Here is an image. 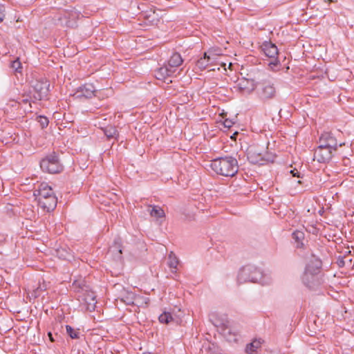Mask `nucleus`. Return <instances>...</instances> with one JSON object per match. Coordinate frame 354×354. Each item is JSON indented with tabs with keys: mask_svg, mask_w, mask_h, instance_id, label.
<instances>
[{
	"mask_svg": "<svg viewBox=\"0 0 354 354\" xmlns=\"http://www.w3.org/2000/svg\"><path fill=\"white\" fill-rule=\"evenodd\" d=\"M104 135L107 137V138H115L118 139L119 136V132L115 127L113 126H108L104 129Z\"/></svg>",
	"mask_w": 354,
	"mask_h": 354,
	"instance_id": "aec40b11",
	"label": "nucleus"
},
{
	"mask_svg": "<svg viewBox=\"0 0 354 354\" xmlns=\"http://www.w3.org/2000/svg\"><path fill=\"white\" fill-rule=\"evenodd\" d=\"M102 93L100 94V97L99 99H103L105 97H108V94L105 93L106 92H109V90H100Z\"/></svg>",
	"mask_w": 354,
	"mask_h": 354,
	"instance_id": "f704fd0d",
	"label": "nucleus"
},
{
	"mask_svg": "<svg viewBox=\"0 0 354 354\" xmlns=\"http://www.w3.org/2000/svg\"><path fill=\"white\" fill-rule=\"evenodd\" d=\"M158 320L162 324H169L174 320L171 314L169 312L162 313L159 317Z\"/></svg>",
	"mask_w": 354,
	"mask_h": 354,
	"instance_id": "4be33fe9",
	"label": "nucleus"
},
{
	"mask_svg": "<svg viewBox=\"0 0 354 354\" xmlns=\"http://www.w3.org/2000/svg\"><path fill=\"white\" fill-rule=\"evenodd\" d=\"M290 173L292 175V176L300 178V172L297 169H294L290 170Z\"/></svg>",
	"mask_w": 354,
	"mask_h": 354,
	"instance_id": "473e14b6",
	"label": "nucleus"
},
{
	"mask_svg": "<svg viewBox=\"0 0 354 354\" xmlns=\"http://www.w3.org/2000/svg\"><path fill=\"white\" fill-rule=\"evenodd\" d=\"M262 50L266 57L271 59L269 62V66L274 70L279 66L280 62L278 59L279 51L277 46L271 41H264L262 45Z\"/></svg>",
	"mask_w": 354,
	"mask_h": 354,
	"instance_id": "20e7f679",
	"label": "nucleus"
},
{
	"mask_svg": "<svg viewBox=\"0 0 354 354\" xmlns=\"http://www.w3.org/2000/svg\"><path fill=\"white\" fill-rule=\"evenodd\" d=\"M167 264L171 269H174V270H171L172 272H176V269L178 264V259L172 252H171L168 255Z\"/></svg>",
	"mask_w": 354,
	"mask_h": 354,
	"instance_id": "412c9836",
	"label": "nucleus"
},
{
	"mask_svg": "<svg viewBox=\"0 0 354 354\" xmlns=\"http://www.w3.org/2000/svg\"><path fill=\"white\" fill-rule=\"evenodd\" d=\"M143 354H151V353H144Z\"/></svg>",
	"mask_w": 354,
	"mask_h": 354,
	"instance_id": "49530a36",
	"label": "nucleus"
},
{
	"mask_svg": "<svg viewBox=\"0 0 354 354\" xmlns=\"http://www.w3.org/2000/svg\"><path fill=\"white\" fill-rule=\"evenodd\" d=\"M233 124H234V122L231 120H229V119H226L223 122L224 127L226 128H228V129L230 128Z\"/></svg>",
	"mask_w": 354,
	"mask_h": 354,
	"instance_id": "2f4dec72",
	"label": "nucleus"
},
{
	"mask_svg": "<svg viewBox=\"0 0 354 354\" xmlns=\"http://www.w3.org/2000/svg\"><path fill=\"white\" fill-rule=\"evenodd\" d=\"M292 238L296 243V247L297 248H301L303 247V241L304 239V233L303 232L299 230H296L293 232L292 234Z\"/></svg>",
	"mask_w": 354,
	"mask_h": 354,
	"instance_id": "6ab92c4d",
	"label": "nucleus"
},
{
	"mask_svg": "<svg viewBox=\"0 0 354 354\" xmlns=\"http://www.w3.org/2000/svg\"><path fill=\"white\" fill-rule=\"evenodd\" d=\"M223 333H224V335H226L227 334L230 335V334H231V333H232V331H231V329H230V328H227V327H225V328H223Z\"/></svg>",
	"mask_w": 354,
	"mask_h": 354,
	"instance_id": "c9c22d12",
	"label": "nucleus"
},
{
	"mask_svg": "<svg viewBox=\"0 0 354 354\" xmlns=\"http://www.w3.org/2000/svg\"><path fill=\"white\" fill-rule=\"evenodd\" d=\"M34 196L37 200L44 198H48L51 196H55L52 188L46 183H41L38 189L34 191Z\"/></svg>",
	"mask_w": 354,
	"mask_h": 354,
	"instance_id": "ddd939ff",
	"label": "nucleus"
},
{
	"mask_svg": "<svg viewBox=\"0 0 354 354\" xmlns=\"http://www.w3.org/2000/svg\"><path fill=\"white\" fill-rule=\"evenodd\" d=\"M37 201L39 207L48 212L54 210L57 203V199L55 196L38 199Z\"/></svg>",
	"mask_w": 354,
	"mask_h": 354,
	"instance_id": "9b49d317",
	"label": "nucleus"
},
{
	"mask_svg": "<svg viewBox=\"0 0 354 354\" xmlns=\"http://www.w3.org/2000/svg\"><path fill=\"white\" fill-rule=\"evenodd\" d=\"M5 17V8L3 5L0 4V23L3 21Z\"/></svg>",
	"mask_w": 354,
	"mask_h": 354,
	"instance_id": "7c9ffc66",
	"label": "nucleus"
},
{
	"mask_svg": "<svg viewBox=\"0 0 354 354\" xmlns=\"http://www.w3.org/2000/svg\"><path fill=\"white\" fill-rule=\"evenodd\" d=\"M23 102H24V103H26V102H28V100L27 99H26V100H23Z\"/></svg>",
	"mask_w": 354,
	"mask_h": 354,
	"instance_id": "ea45409f",
	"label": "nucleus"
},
{
	"mask_svg": "<svg viewBox=\"0 0 354 354\" xmlns=\"http://www.w3.org/2000/svg\"><path fill=\"white\" fill-rule=\"evenodd\" d=\"M85 285L84 284L83 281H75L73 283V288L76 291H80L81 290H84V287Z\"/></svg>",
	"mask_w": 354,
	"mask_h": 354,
	"instance_id": "cd10ccee",
	"label": "nucleus"
},
{
	"mask_svg": "<svg viewBox=\"0 0 354 354\" xmlns=\"http://www.w3.org/2000/svg\"><path fill=\"white\" fill-rule=\"evenodd\" d=\"M322 262L321 259L314 254H311L310 258L306 264V270H310V272L318 274L322 269Z\"/></svg>",
	"mask_w": 354,
	"mask_h": 354,
	"instance_id": "f8f14e48",
	"label": "nucleus"
},
{
	"mask_svg": "<svg viewBox=\"0 0 354 354\" xmlns=\"http://www.w3.org/2000/svg\"><path fill=\"white\" fill-rule=\"evenodd\" d=\"M48 336L50 342H54L55 341V339L54 338L53 335L51 332L48 333Z\"/></svg>",
	"mask_w": 354,
	"mask_h": 354,
	"instance_id": "4c0bfd02",
	"label": "nucleus"
},
{
	"mask_svg": "<svg viewBox=\"0 0 354 354\" xmlns=\"http://www.w3.org/2000/svg\"><path fill=\"white\" fill-rule=\"evenodd\" d=\"M262 276V272L255 266L247 265L239 270L237 280L239 283L248 281L256 283L261 279Z\"/></svg>",
	"mask_w": 354,
	"mask_h": 354,
	"instance_id": "7ed1b4c3",
	"label": "nucleus"
},
{
	"mask_svg": "<svg viewBox=\"0 0 354 354\" xmlns=\"http://www.w3.org/2000/svg\"><path fill=\"white\" fill-rule=\"evenodd\" d=\"M210 166L216 174L224 176L232 177L239 169L237 160L231 156L216 158L212 161Z\"/></svg>",
	"mask_w": 354,
	"mask_h": 354,
	"instance_id": "f257e3e1",
	"label": "nucleus"
},
{
	"mask_svg": "<svg viewBox=\"0 0 354 354\" xmlns=\"http://www.w3.org/2000/svg\"><path fill=\"white\" fill-rule=\"evenodd\" d=\"M67 335L72 339H78L80 333L69 325L66 326Z\"/></svg>",
	"mask_w": 354,
	"mask_h": 354,
	"instance_id": "b1692460",
	"label": "nucleus"
},
{
	"mask_svg": "<svg viewBox=\"0 0 354 354\" xmlns=\"http://www.w3.org/2000/svg\"><path fill=\"white\" fill-rule=\"evenodd\" d=\"M174 72V69H171L170 67H161L159 69V73L163 76H170L171 73Z\"/></svg>",
	"mask_w": 354,
	"mask_h": 354,
	"instance_id": "bb28decb",
	"label": "nucleus"
},
{
	"mask_svg": "<svg viewBox=\"0 0 354 354\" xmlns=\"http://www.w3.org/2000/svg\"><path fill=\"white\" fill-rule=\"evenodd\" d=\"M91 299H92L93 301H95V297H94V296H92Z\"/></svg>",
	"mask_w": 354,
	"mask_h": 354,
	"instance_id": "79ce46f5",
	"label": "nucleus"
},
{
	"mask_svg": "<svg viewBox=\"0 0 354 354\" xmlns=\"http://www.w3.org/2000/svg\"><path fill=\"white\" fill-rule=\"evenodd\" d=\"M301 279L304 284L310 288L319 282L318 274L310 272V270H304Z\"/></svg>",
	"mask_w": 354,
	"mask_h": 354,
	"instance_id": "4468645a",
	"label": "nucleus"
},
{
	"mask_svg": "<svg viewBox=\"0 0 354 354\" xmlns=\"http://www.w3.org/2000/svg\"><path fill=\"white\" fill-rule=\"evenodd\" d=\"M215 57H212L210 53H204L203 57L198 59L196 66L201 71L206 69L209 66L214 64Z\"/></svg>",
	"mask_w": 354,
	"mask_h": 354,
	"instance_id": "2eb2a0df",
	"label": "nucleus"
},
{
	"mask_svg": "<svg viewBox=\"0 0 354 354\" xmlns=\"http://www.w3.org/2000/svg\"><path fill=\"white\" fill-rule=\"evenodd\" d=\"M328 1H330V2H333L334 1V0H328Z\"/></svg>",
	"mask_w": 354,
	"mask_h": 354,
	"instance_id": "a18cd8bd",
	"label": "nucleus"
},
{
	"mask_svg": "<svg viewBox=\"0 0 354 354\" xmlns=\"http://www.w3.org/2000/svg\"><path fill=\"white\" fill-rule=\"evenodd\" d=\"M37 120L39 123L41 129L46 128L48 125V123H49V120H48V118H46V116H43V115L38 116L37 118Z\"/></svg>",
	"mask_w": 354,
	"mask_h": 354,
	"instance_id": "a878e982",
	"label": "nucleus"
},
{
	"mask_svg": "<svg viewBox=\"0 0 354 354\" xmlns=\"http://www.w3.org/2000/svg\"><path fill=\"white\" fill-rule=\"evenodd\" d=\"M148 212L152 217L156 218H163L165 216L164 210L159 206H149Z\"/></svg>",
	"mask_w": 354,
	"mask_h": 354,
	"instance_id": "a211bd4d",
	"label": "nucleus"
},
{
	"mask_svg": "<svg viewBox=\"0 0 354 354\" xmlns=\"http://www.w3.org/2000/svg\"><path fill=\"white\" fill-rule=\"evenodd\" d=\"M183 62V60L181 57V55L178 53H175L171 56L170 59H169L168 66L173 69L180 66Z\"/></svg>",
	"mask_w": 354,
	"mask_h": 354,
	"instance_id": "f3484780",
	"label": "nucleus"
},
{
	"mask_svg": "<svg viewBox=\"0 0 354 354\" xmlns=\"http://www.w3.org/2000/svg\"><path fill=\"white\" fill-rule=\"evenodd\" d=\"M239 89H240L241 91H243V90L244 89V87H243V86H242L241 83H239Z\"/></svg>",
	"mask_w": 354,
	"mask_h": 354,
	"instance_id": "58836bf2",
	"label": "nucleus"
},
{
	"mask_svg": "<svg viewBox=\"0 0 354 354\" xmlns=\"http://www.w3.org/2000/svg\"><path fill=\"white\" fill-rule=\"evenodd\" d=\"M102 93V91L96 89L93 84L86 83L77 89L76 95L77 97H84L88 99L95 96L100 98Z\"/></svg>",
	"mask_w": 354,
	"mask_h": 354,
	"instance_id": "0eeeda50",
	"label": "nucleus"
},
{
	"mask_svg": "<svg viewBox=\"0 0 354 354\" xmlns=\"http://www.w3.org/2000/svg\"><path fill=\"white\" fill-rule=\"evenodd\" d=\"M344 145V143H340V144H339V147H342V145Z\"/></svg>",
	"mask_w": 354,
	"mask_h": 354,
	"instance_id": "a19ab883",
	"label": "nucleus"
},
{
	"mask_svg": "<svg viewBox=\"0 0 354 354\" xmlns=\"http://www.w3.org/2000/svg\"><path fill=\"white\" fill-rule=\"evenodd\" d=\"M337 264H338L339 267H340V268L344 267L345 266V261H344V258L342 257V258L338 259Z\"/></svg>",
	"mask_w": 354,
	"mask_h": 354,
	"instance_id": "72a5a7b5",
	"label": "nucleus"
},
{
	"mask_svg": "<svg viewBox=\"0 0 354 354\" xmlns=\"http://www.w3.org/2000/svg\"><path fill=\"white\" fill-rule=\"evenodd\" d=\"M351 261H352V259H349V260H348V262L351 263Z\"/></svg>",
	"mask_w": 354,
	"mask_h": 354,
	"instance_id": "c03bdc74",
	"label": "nucleus"
},
{
	"mask_svg": "<svg viewBox=\"0 0 354 354\" xmlns=\"http://www.w3.org/2000/svg\"><path fill=\"white\" fill-rule=\"evenodd\" d=\"M319 145L334 150H337L338 146L336 138L330 132L322 133L319 138Z\"/></svg>",
	"mask_w": 354,
	"mask_h": 354,
	"instance_id": "9d476101",
	"label": "nucleus"
},
{
	"mask_svg": "<svg viewBox=\"0 0 354 354\" xmlns=\"http://www.w3.org/2000/svg\"><path fill=\"white\" fill-rule=\"evenodd\" d=\"M11 68L17 72H20L19 69L21 68V64L19 62V58L11 62Z\"/></svg>",
	"mask_w": 354,
	"mask_h": 354,
	"instance_id": "c85d7f7f",
	"label": "nucleus"
},
{
	"mask_svg": "<svg viewBox=\"0 0 354 354\" xmlns=\"http://www.w3.org/2000/svg\"><path fill=\"white\" fill-rule=\"evenodd\" d=\"M336 150L331 149L327 147H324L322 145H319L317 147V148L315 149L314 152V158L313 160H317V162L320 163H326L329 162L333 156V152Z\"/></svg>",
	"mask_w": 354,
	"mask_h": 354,
	"instance_id": "6e6552de",
	"label": "nucleus"
},
{
	"mask_svg": "<svg viewBox=\"0 0 354 354\" xmlns=\"http://www.w3.org/2000/svg\"><path fill=\"white\" fill-rule=\"evenodd\" d=\"M115 245H116V241H115ZM113 248L118 249V253H119L120 254H122V249L120 248V245H118V246H117V245H114V246H112V247L111 248V250H112V249H113Z\"/></svg>",
	"mask_w": 354,
	"mask_h": 354,
	"instance_id": "e433bc0d",
	"label": "nucleus"
},
{
	"mask_svg": "<svg viewBox=\"0 0 354 354\" xmlns=\"http://www.w3.org/2000/svg\"><path fill=\"white\" fill-rule=\"evenodd\" d=\"M248 158L252 164L264 165L266 162H274V156L272 155L259 152L256 149H250L248 151Z\"/></svg>",
	"mask_w": 354,
	"mask_h": 354,
	"instance_id": "423d86ee",
	"label": "nucleus"
},
{
	"mask_svg": "<svg viewBox=\"0 0 354 354\" xmlns=\"http://www.w3.org/2000/svg\"><path fill=\"white\" fill-rule=\"evenodd\" d=\"M141 15L145 22L149 25H156L159 21V16L154 10L142 11Z\"/></svg>",
	"mask_w": 354,
	"mask_h": 354,
	"instance_id": "dca6fc26",
	"label": "nucleus"
},
{
	"mask_svg": "<svg viewBox=\"0 0 354 354\" xmlns=\"http://www.w3.org/2000/svg\"><path fill=\"white\" fill-rule=\"evenodd\" d=\"M49 86L50 83L46 80H36L32 86L34 98L38 100L46 99L48 95Z\"/></svg>",
	"mask_w": 354,
	"mask_h": 354,
	"instance_id": "39448f33",
	"label": "nucleus"
},
{
	"mask_svg": "<svg viewBox=\"0 0 354 354\" xmlns=\"http://www.w3.org/2000/svg\"><path fill=\"white\" fill-rule=\"evenodd\" d=\"M297 183H299V184H301V183H302V182H301V180H298V182H297Z\"/></svg>",
	"mask_w": 354,
	"mask_h": 354,
	"instance_id": "37998d69",
	"label": "nucleus"
},
{
	"mask_svg": "<svg viewBox=\"0 0 354 354\" xmlns=\"http://www.w3.org/2000/svg\"><path fill=\"white\" fill-rule=\"evenodd\" d=\"M40 167L44 172L49 174H59L64 169L59 156L55 152H53L44 158L40 161Z\"/></svg>",
	"mask_w": 354,
	"mask_h": 354,
	"instance_id": "f03ea898",
	"label": "nucleus"
},
{
	"mask_svg": "<svg viewBox=\"0 0 354 354\" xmlns=\"http://www.w3.org/2000/svg\"><path fill=\"white\" fill-rule=\"evenodd\" d=\"M57 253L59 258L65 260H70L71 257H73L71 254L64 248L58 249Z\"/></svg>",
	"mask_w": 354,
	"mask_h": 354,
	"instance_id": "393cba45",
	"label": "nucleus"
},
{
	"mask_svg": "<svg viewBox=\"0 0 354 354\" xmlns=\"http://www.w3.org/2000/svg\"><path fill=\"white\" fill-rule=\"evenodd\" d=\"M260 342L254 341L248 344L245 347V352L248 354H253L256 352L257 348L259 346Z\"/></svg>",
	"mask_w": 354,
	"mask_h": 354,
	"instance_id": "5701e85b",
	"label": "nucleus"
},
{
	"mask_svg": "<svg viewBox=\"0 0 354 354\" xmlns=\"http://www.w3.org/2000/svg\"><path fill=\"white\" fill-rule=\"evenodd\" d=\"M134 295L132 292L128 293L126 299H122V301L125 302L127 304H131L133 303Z\"/></svg>",
	"mask_w": 354,
	"mask_h": 354,
	"instance_id": "c756f323",
	"label": "nucleus"
},
{
	"mask_svg": "<svg viewBox=\"0 0 354 354\" xmlns=\"http://www.w3.org/2000/svg\"><path fill=\"white\" fill-rule=\"evenodd\" d=\"M277 90L273 83L264 82L259 89V95L261 100L273 99L276 96Z\"/></svg>",
	"mask_w": 354,
	"mask_h": 354,
	"instance_id": "1a4fd4ad",
	"label": "nucleus"
}]
</instances>
